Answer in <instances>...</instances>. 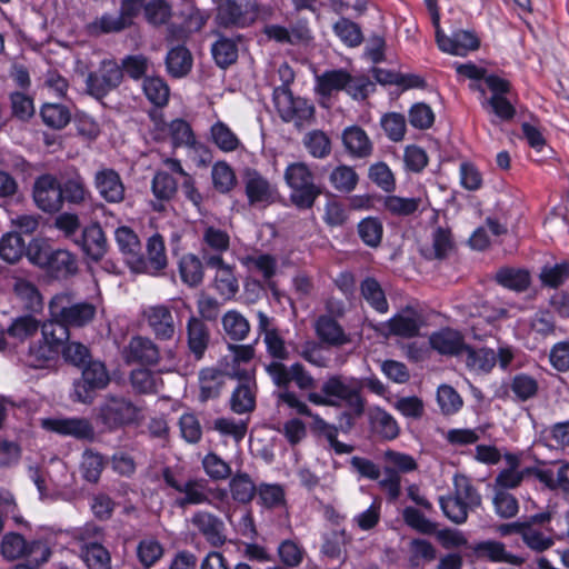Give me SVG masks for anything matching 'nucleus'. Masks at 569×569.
I'll use <instances>...</instances> for the list:
<instances>
[{
  "mask_svg": "<svg viewBox=\"0 0 569 569\" xmlns=\"http://www.w3.org/2000/svg\"><path fill=\"white\" fill-rule=\"evenodd\" d=\"M263 341L268 353L273 358L264 366V369L278 388V391L274 392L277 403L286 405L299 415L311 416L310 408L300 400L296 392L290 390V385L295 383L299 390H312L317 387L316 379L302 363L295 362L287 366L282 362L289 359V351L278 331H268Z\"/></svg>",
  "mask_w": 569,
  "mask_h": 569,
  "instance_id": "f257e3e1",
  "label": "nucleus"
},
{
  "mask_svg": "<svg viewBox=\"0 0 569 569\" xmlns=\"http://www.w3.org/2000/svg\"><path fill=\"white\" fill-rule=\"evenodd\" d=\"M313 390H307V398L316 406L358 407L367 401L362 395L363 381L355 377L332 375L323 381L320 392Z\"/></svg>",
  "mask_w": 569,
  "mask_h": 569,
  "instance_id": "f03ea898",
  "label": "nucleus"
},
{
  "mask_svg": "<svg viewBox=\"0 0 569 569\" xmlns=\"http://www.w3.org/2000/svg\"><path fill=\"white\" fill-rule=\"evenodd\" d=\"M274 8L259 0H220L216 20L224 28H249L256 21H269L274 17Z\"/></svg>",
  "mask_w": 569,
  "mask_h": 569,
  "instance_id": "7ed1b4c3",
  "label": "nucleus"
},
{
  "mask_svg": "<svg viewBox=\"0 0 569 569\" xmlns=\"http://www.w3.org/2000/svg\"><path fill=\"white\" fill-rule=\"evenodd\" d=\"M283 178L290 189V202L300 210L311 209L322 193L320 184L316 182V173L305 161L289 163Z\"/></svg>",
  "mask_w": 569,
  "mask_h": 569,
  "instance_id": "20e7f679",
  "label": "nucleus"
},
{
  "mask_svg": "<svg viewBox=\"0 0 569 569\" xmlns=\"http://www.w3.org/2000/svg\"><path fill=\"white\" fill-rule=\"evenodd\" d=\"M49 315L69 327L83 328L97 315V306L87 300H77L72 292H60L49 301Z\"/></svg>",
  "mask_w": 569,
  "mask_h": 569,
  "instance_id": "39448f33",
  "label": "nucleus"
},
{
  "mask_svg": "<svg viewBox=\"0 0 569 569\" xmlns=\"http://www.w3.org/2000/svg\"><path fill=\"white\" fill-rule=\"evenodd\" d=\"M140 322L158 341L172 340L180 325L176 307L170 302L143 307L140 312Z\"/></svg>",
  "mask_w": 569,
  "mask_h": 569,
  "instance_id": "423d86ee",
  "label": "nucleus"
},
{
  "mask_svg": "<svg viewBox=\"0 0 569 569\" xmlns=\"http://www.w3.org/2000/svg\"><path fill=\"white\" fill-rule=\"evenodd\" d=\"M366 405L367 401L361 402L358 405V407H347V410L342 411L339 416V427L328 423L318 415H313L311 412L310 417L313 418V430L327 440L329 447L337 455L351 453L355 450V447L340 442L338 440V432L339 430L345 433L351 431L356 426L357 419L363 416L366 411Z\"/></svg>",
  "mask_w": 569,
  "mask_h": 569,
  "instance_id": "0eeeda50",
  "label": "nucleus"
},
{
  "mask_svg": "<svg viewBox=\"0 0 569 569\" xmlns=\"http://www.w3.org/2000/svg\"><path fill=\"white\" fill-rule=\"evenodd\" d=\"M162 478L166 485L183 496L176 500V505L184 508L190 505L210 503L211 489L203 478H189L182 480L169 467L162 470Z\"/></svg>",
  "mask_w": 569,
  "mask_h": 569,
  "instance_id": "6e6552de",
  "label": "nucleus"
},
{
  "mask_svg": "<svg viewBox=\"0 0 569 569\" xmlns=\"http://www.w3.org/2000/svg\"><path fill=\"white\" fill-rule=\"evenodd\" d=\"M123 81V72L116 60L104 59L99 68L88 73L86 79V93L98 101L104 99Z\"/></svg>",
  "mask_w": 569,
  "mask_h": 569,
  "instance_id": "1a4fd4ad",
  "label": "nucleus"
},
{
  "mask_svg": "<svg viewBox=\"0 0 569 569\" xmlns=\"http://www.w3.org/2000/svg\"><path fill=\"white\" fill-rule=\"evenodd\" d=\"M273 100L280 118L298 128L313 118L315 107L303 98L293 97L291 90L274 89Z\"/></svg>",
  "mask_w": 569,
  "mask_h": 569,
  "instance_id": "9d476101",
  "label": "nucleus"
},
{
  "mask_svg": "<svg viewBox=\"0 0 569 569\" xmlns=\"http://www.w3.org/2000/svg\"><path fill=\"white\" fill-rule=\"evenodd\" d=\"M138 413L130 400L108 395L99 408L98 418L108 429L114 430L136 422Z\"/></svg>",
  "mask_w": 569,
  "mask_h": 569,
  "instance_id": "9b49d317",
  "label": "nucleus"
},
{
  "mask_svg": "<svg viewBox=\"0 0 569 569\" xmlns=\"http://www.w3.org/2000/svg\"><path fill=\"white\" fill-rule=\"evenodd\" d=\"M0 550L3 558L9 561L39 553L40 557L34 558L38 566L47 562L51 556L46 543L39 540L28 542L23 536L17 532H8L2 537Z\"/></svg>",
  "mask_w": 569,
  "mask_h": 569,
  "instance_id": "f8f14e48",
  "label": "nucleus"
},
{
  "mask_svg": "<svg viewBox=\"0 0 569 569\" xmlns=\"http://www.w3.org/2000/svg\"><path fill=\"white\" fill-rule=\"evenodd\" d=\"M110 381L108 370L101 361H89L82 370L81 379L73 383V400L89 403L96 390L104 389Z\"/></svg>",
  "mask_w": 569,
  "mask_h": 569,
  "instance_id": "ddd939ff",
  "label": "nucleus"
},
{
  "mask_svg": "<svg viewBox=\"0 0 569 569\" xmlns=\"http://www.w3.org/2000/svg\"><path fill=\"white\" fill-rule=\"evenodd\" d=\"M62 193L60 182L50 173L41 174L34 180L32 197L36 206L43 212H58L63 206Z\"/></svg>",
  "mask_w": 569,
  "mask_h": 569,
  "instance_id": "4468645a",
  "label": "nucleus"
},
{
  "mask_svg": "<svg viewBox=\"0 0 569 569\" xmlns=\"http://www.w3.org/2000/svg\"><path fill=\"white\" fill-rule=\"evenodd\" d=\"M30 259L33 263L47 268L57 278H67L78 271L77 259L68 250L39 249L37 253H30Z\"/></svg>",
  "mask_w": 569,
  "mask_h": 569,
  "instance_id": "2eb2a0df",
  "label": "nucleus"
},
{
  "mask_svg": "<svg viewBox=\"0 0 569 569\" xmlns=\"http://www.w3.org/2000/svg\"><path fill=\"white\" fill-rule=\"evenodd\" d=\"M146 252V256L140 252L134 272L156 276L168 267L164 239L160 233H154L147 240Z\"/></svg>",
  "mask_w": 569,
  "mask_h": 569,
  "instance_id": "dca6fc26",
  "label": "nucleus"
},
{
  "mask_svg": "<svg viewBox=\"0 0 569 569\" xmlns=\"http://www.w3.org/2000/svg\"><path fill=\"white\" fill-rule=\"evenodd\" d=\"M121 355L128 365L156 366L161 359V351L157 342L149 337L140 335L130 338Z\"/></svg>",
  "mask_w": 569,
  "mask_h": 569,
  "instance_id": "f3484780",
  "label": "nucleus"
},
{
  "mask_svg": "<svg viewBox=\"0 0 569 569\" xmlns=\"http://www.w3.org/2000/svg\"><path fill=\"white\" fill-rule=\"evenodd\" d=\"M242 179L250 206L270 204L274 201L276 188L256 169L246 168Z\"/></svg>",
  "mask_w": 569,
  "mask_h": 569,
  "instance_id": "a211bd4d",
  "label": "nucleus"
},
{
  "mask_svg": "<svg viewBox=\"0 0 569 569\" xmlns=\"http://www.w3.org/2000/svg\"><path fill=\"white\" fill-rule=\"evenodd\" d=\"M93 184L99 196L108 203H121L126 198V187L120 174L111 168H102L94 173Z\"/></svg>",
  "mask_w": 569,
  "mask_h": 569,
  "instance_id": "6ab92c4d",
  "label": "nucleus"
},
{
  "mask_svg": "<svg viewBox=\"0 0 569 569\" xmlns=\"http://www.w3.org/2000/svg\"><path fill=\"white\" fill-rule=\"evenodd\" d=\"M437 44L443 52L463 57L479 48L480 39L469 30L455 31L450 37L446 36L442 30H438Z\"/></svg>",
  "mask_w": 569,
  "mask_h": 569,
  "instance_id": "aec40b11",
  "label": "nucleus"
},
{
  "mask_svg": "<svg viewBox=\"0 0 569 569\" xmlns=\"http://www.w3.org/2000/svg\"><path fill=\"white\" fill-rule=\"evenodd\" d=\"M42 427L49 431L77 439L93 440L94 438V428L86 418L44 419Z\"/></svg>",
  "mask_w": 569,
  "mask_h": 569,
  "instance_id": "412c9836",
  "label": "nucleus"
},
{
  "mask_svg": "<svg viewBox=\"0 0 569 569\" xmlns=\"http://www.w3.org/2000/svg\"><path fill=\"white\" fill-rule=\"evenodd\" d=\"M73 241L93 261L101 260L109 248L106 234L98 222L84 227L80 236L74 238Z\"/></svg>",
  "mask_w": 569,
  "mask_h": 569,
  "instance_id": "4be33fe9",
  "label": "nucleus"
},
{
  "mask_svg": "<svg viewBox=\"0 0 569 569\" xmlns=\"http://www.w3.org/2000/svg\"><path fill=\"white\" fill-rule=\"evenodd\" d=\"M423 326H426L423 315L411 307L401 310L387 322L389 332L401 338L418 336Z\"/></svg>",
  "mask_w": 569,
  "mask_h": 569,
  "instance_id": "5701e85b",
  "label": "nucleus"
},
{
  "mask_svg": "<svg viewBox=\"0 0 569 569\" xmlns=\"http://www.w3.org/2000/svg\"><path fill=\"white\" fill-rule=\"evenodd\" d=\"M206 266L214 268L213 288L226 299H231L239 291V281L233 272V266L224 262L223 258L208 257Z\"/></svg>",
  "mask_w": 569,
  "mask_h": 569,
  "instance_id": "b1692460",
  "label": "nucleus"
},
{
  "mask_svg": "<svg viewBox=\"0 0 569 569\" xmlns=\"http://www.w3.org/2000/svg\"><path fill=\"white\" fill-rule=\"evenodd\" d=\"M191 523L212 547H220L227 541L224 522L208 511H198L191 518Z\"/></svg>",
  "mask_w": 569,
  "mask_h": 569,
  "instance_id": "393cba45",
  "label": "nucleus"
},
{
  "mask_svg": "<svg viewBox=\"0 0 569 569\" xmlns=\"http://www.w3.org/2000/svg\"><path fill=\"white\" fill-rule=\"evenodd\" d=\"M229 375L218 368L207 367L199 372V400L217 399L226 387Z\"/></svg>",
  "mask_w": 569,
  "mask_h": 569,
  "instance_id": "a878e982",
  "label": "nucleus"
},
{
  "mask_svg": "<svg viewBox=\"0 0 569 569\" xmlns=\"http://www.w3.org/2000/svg\"><path fill=\"white\" fill-rule=\"evenodd\" d=\"M451 231L447 228L437 227L428 242L421 243L420 253L427 260H443L453 250Z\"/></svg>",
  "mask_w": 569,
  "mask_h": 569,
  "instance_id": "bb28decb",
  "label": "nucleus"
},
{
  "mask_svg": "<svg viewBox=\"0 0 569 569\" xmlns=\"http://www.w3.org/2000/svg\"><path fill=\"white\" fill-rule=\"evenodd\" d=\"M351 542L352 537L345 529H333L323 533L320 552L329 560L345 562L347 546Z\"/></svg>",
  "mask_w": 569,
  "mask_h": 569,
  "instance_id": "cd10ccee",
  "label": "nucleus"
},
{
  "mask_svg": "<svg viewBox=\"0 0 569 569\" xmlns=\"http://www.w3.org/2000/svg\"><path fill=\"white\" fill-rule=\"evenodd\" d=\"M342 144L347 153L357 159H365L371 156L373 144L366 131L358 126H350L342 131Z\"/></svg>",
  "mask_w": 569,
  "mask_h": 569,
  "instance_id": "c85d7f7f",
  "label": "nucleus"
},
{
  "mask_svg": "<svg viewBox=\"0 0 569 569\" xmlns=\"http://www.w3.org/2000/svg\"><path fill=\"white\" fill-rule=\"evenodd\" d=\"M506 467L495 478L493 489L508 491L518 488L527 476L526 468L520 470V458L513 453L505 455Z\"/></svg>",
  "mask_w": 569,
  "mask_h": 569,
  "instance_id": "c756f323",
  "label": "nucleus"
},
{
  "mask_svg": "<svg viewBox=\"0 0 569 569\" xmlns=\"http://www.w3.org/2000/svg\"><path fill=\"white\" fill-rule=\"evenodd\" d=\"M230 237L219 228L209 226L206 227L201 238L200 253L201 258L207 263L208 257L222 258V253L229 249Z\"/></svg>",
  "mask_w": 569,
  "mask_h": 569,
  "instance_id": "7c9ffc66",
  "label": "nucleus"
},
{
  "mask_svg": "<svg viewBox=\"0 0 569 569\" xmlns=\"http://www.w3.org/2000/svg\"><path fill=\"white\" fill-rule=\"evenodd\" d=\"M187 343L190 352L197 360H200L210 341V332L202 319L191 316L187 322Z\"/></svg>",
  "mask_w": 569,
  "mask_h": 569,
  "instance_id": "2f4dec72",
  "label": "nucleus"
},
{
  "mask_svg": "<svg viewBox=\"0 0 569 569\" xmlns=\"http://www.w3.org/2000/svg\"><path fill=\"white\" fill-rule=\"evenodd\" d=\"M257 385L252 378H244L233 390L230 398V408L236 413L251 412L256 408Z\"/></svg>",
  "mask_w": 569,
  "mask_h": 569,
  "instance_id": "473e14b6",
  "label": "nucleus"
},
{
  "mask_svg": "<svg viewBox=\"0 0 569 569\" xmlns=\"http://www.w3.org/2000/svg\"><path fill=\"white\" fill-rule=\"evenodd\" d=\"M315 330L320 341L329 346L340 347L350 342L342 327L330 316H320L315 323Z\"/></svg>",
  "mask_w": 569,
  "mask_h": 569,
  "instance_id": "72a5a7b5",
  "label": "nucleus"
},
{
  "mask_svg": "<svg viewBox=\"0 0 569 569\" xmlns=\"http://www.w3.org/2000/svg\"><path fill=\"white\" fill-rule=\"evenodd\" d=\"M114 237L120 252L133 271L142 249L137 233L131 228L122 226L116 230Z\"/></svg>",
  "mask_w": 569,
  "mask_h": 569,
  "instance_id": "f704fd0d",
  "label": "nucleus"
},
{
  "mask_svg": "<svg viewBox=\"0 0 569 569\" xmlns=\"http://www.w3.org/2000/svg\"><path fill=\"white\" fill-rule=\"evenodd\" d=\"M229 478L228 488L232 500L240 505L250 503L256 497L258 488L250 475L237 471Z\"/></svg>",
  "mask_w": 569,
  "mask_h": 569,
  "instance_id": "c9c22d12",
  "label": "nucleus"
},
{
  "mask_svg": "<svg viewBox=\"0 0 569 569\" xmlns=\"http://www.w3.org/2000/svg\"><path fill=\"white\" fill-rule=\"evenodd\" d=\"M371 430L385 440H393L400 433L396 419L380 407H375L368 412Z\"/></svg>",
  "mask_w": 569,
  "mask_h": 569,
  "instance_id": "e433bc0d",
  "label": "nucleus"
},
{
  "mask_svg": "<svg viewBox=\"0 0 569 569\" xmlns=\"http://www.w3.org/2000/svg\"><path fill=\"white\" fill-rule=\"evenodd\" d=\"M429 341L431 347L442 355H458L466 348L463 337L449 328L432 333Z\"/></svg>",
  "mask_w": 569,
  "mask_h": 569,
  "instance_id": "4c0bfd02",
  "label": "nucleus"
},
{
  "mask_svg": "<svg viewBox=\"0 0 569 569\" xmlns=\"http://www.w3.org/2000/svg\"><path fill=\"white\" fill-rule=\"evenodd\" d=\"M60 184L63 191V201L66 200L72 204H81L90 197L84 179L77 170H73L66 178H62Z\"/></svg>",
  "mask_w": 569,
  "mask_h": 569,
  "instance_id": "58836bf2",
  "label": "nucleus"
},
{
  "mask_svg": "<svg viewBox=\"0 0 569 569\" xmlns=\"http://www.w3.org/2000/svg\"><path fill=\"white\" fill-rule=\"evenodd\" d=\"M41 333L43 341L56 352H59L70 338L69 326L51 316L41 326Z\"/></svg>",
  "mask_w": 569,
  "mask_h": 569,
  "instance_id": "ea45409f",
  "label": "nucleus"
},
{
  "mask_svg": "<svg viewBox=\"0 0 569 569\" xmlns=\"http://www.w3.org/2000/svg\"><path fill=\"white\" fill-rule=\"evenodd\" d=\"M383 473L397 475L408 473L418 469V463L415 458L408 453L387 450L382 455Z\"/></svg>",
  "mask_w": 569,
  "mask_h": 569,
  "instance_id": "a19ab883",
  "label": "nucleus"
},
{
  "mask_svg": "<svg viewBox=\"0 0 569 569\" xmlns=\"http://www.w3.org/2000/svg\"><path fill=\"white\" fill-rule=\"evenodd\" d=\"M203 260L193 253L184 254L179 261V273L183 283L194 288L204 277Z\"/></svg>",
  "mask_w": 569,
  "mask_h": 569,
  "instance_id": "79ce46f5",
  "label": "nucleus"
},
{
  "mask_svg": "<svg viewBox=\"0 0 569 569\" xmlns=\"http://www.w3.org/2000/svg\"><path fill=\"white\" fill-rule=\"evenodd\" d=\"M166 67L168 73L173 78L187 76L192 68V56L190 51L183 46L172 48L167 53Z\"/></svg>",
  "mask_w": 569,
  "mask_h": 569,
  "instance_id": "37998d69",
  "label": "nucleus"
},
{
  "mask_svg": "<svg viewBox=\"0 0 569 569\" xmlns=\"http://www.w3.org/2000/svg\"><path fill=\"white\" fill-rule=\"evenodd\" d=\"M329 182L340 193H351L359 183V174L353 167L339 164L329 173Z\"/></svg>",
  "mask_w": 569,
  "mask_h": 569,
  "instance_id": "c03bdc74",
  "label": "nucleus"
},
{
  "mask_svg": "<svg viewBox=\"0 0 569 569\" xmlns=\"http://www.w3.org/2000/svg\"><path fill=\"white\" fill-rule=\"evenodd\" d=\"M478 556L495 562H507L520 566L525 559L506 551L505 545L499 541H483L475 548Z\"/></svg>",
  "mask_w": 569,
  "mask_h": 569,
  "instance_id": "a18cd8bd",
  "label": "nucleus"
},
{
  "mask_svg": "<svg viewBox=\"0 0 569 569\" xmlns=\"http://www.w3.org/2000/svg\"><path fill=\"white\" fill-rule=\"evenodd\" d=\"M463 353L467 367L477 372H489L497 362V355L492 349L466 346Z\"/></svg>",
  "mask_w": 569,
  "mask_h": 569,
  "instance_id": "49530a36",
  "label": "nucleus"
},
{
  "mask_svg": "<svg viewBox=\"0 0 569 569\" xmlns=\"http://www.w3.org/2000/svg\"><path fill=\"white\" fill-rule=\"evenodd\" d=\"M495 280L502 287L519 292L527 290L530 286L529 272L511 267L500 268L495 274Z\"/></svg>",
  "mask_w": 569,
  "mask_h": 569,
  "instance_id": "de8ad7c7",
  "label": "nucleus"
},
{
  "mask_svg": "<svg viewBox=\"0 0 569 569\" xmlns=\"http://www.w3.org/2000/svg\"><path fill=\"white\" fill-rule=\"evenodd\" d=\"M452 493L458 497L469 510L479 508L482 503V497L471 480L463 475H456L453 478Z\"/></svg>",
  "mask_w": 569,
  "mask_h": 569,
  "instance_id": "09e8293b",
  "label": "nucleus"
},
{
  "mask_svg": "<svg viewBox=\"0 0 569 569\" xmlns=\"http://www.w3.org/2000/svg\"><path fill=\"white\" fill-rule=\"evenodd\" d=\"M142 90L146 98L156 107H164L168 104L170 97V88L167 82L158 77H144Z\"/></svg>",
  "mask_w": 569,
  "mask_h": 569,
  "instance_id": "8fccbe9b",
  "label": "nucleus"
},
{
  "mask_svg": "<svg viewBox=\"0 0 569 569\" xmlns=\"http://www.w3.org/2000/svg\"><path fill=\"white\" fill-rule=\"evenodd\" d=\"M349 80V72L343 69L326 71L317 76V92L329 97L335 91L343 90Z\"/></svg>",
  "mask_w": 569,
  "mask_h": 569,
  "instance_id": "3c124183",
  "label": "nucleus"
},
{
  "mask_svg": "<svg viewBox=\"0 0 569 569\" xmlns=\"http://www.w3.org/2000/svg\"><path fill=\"white\" fill-rule=\"evenodd\" d=\"M211 53L216 63L226 69L238 59V44L236 39L219 37L211 47Z\"/></svg>",
  "mask_w": 569,
  "mask_h": 569,
  "instance_id": "603ef678",
  "label": "nucleus"
},
{
  "mask_svg": "<svg viewBox=\"0 0 569 569\" xmlns=\"http://www.w3.org/2000/svg\"><path fill=\"white\" fill-rule=\"evenodd\" d=\"M362 298L378 312L388 311V301L385 291L377 279L367 277L360 284Z\"/></svg>",
  "mask_w": 569,
  "mask_h": 569,
  "instance_id": "864d4df0",
  "label": "nucleus"
},
{
  "mask_svg": "<svg viewBox=\"0 0 569 569\" xmlns=\"http://www.w3.org/2000/svg\"><path fill=\"white\" fill-rule=\"evenodd\" d=\"M512 528L521 536L523 542L537 552H542L553 545L552 538L535 529L531 523H515Z\"/></svg>",
  "mask_w": 569,
  "mask_h": 569,
  "instance_id": "5fc2aeb1",
  "label": "nucleus"
},
{
  "mask_svg": "<svg viewBox=\"0 0 569 569\" xmlns=\"http://www.w3.org/2000/svg\"><path fill=\"white\" fill-rule=\"evenodd\" d=\"M13 291L26 309L32 312H39L42 310V296L33 283L23 279H18L14 282Z\"/></svg>",
  "mask_w": 569,
  "mask_h": 569,
  "instance_id": "6e6d98bb",
  "label": "nucleus"
},
{
  "mask_svg": "<svg viewBox=\"0 0 569 569\" xmlns=\"http://www.w3.org/2000/svg\"><path fill=\"white\" fill-rule=\"evenodd\" d=\"M302 143L308 153L315 159H325L332 150L330 138L321 130H312L306 133Z\"/></svg>",
  "mask_w": 569,
  "mask_h": 569,
  "instance_id": "4d7b16f0",
  "label": "nucleus"
},
{
  "mask_svg": "<svg viewBox=\"0 0 569 569\" xmlns=\"http://www.w3.org/2000/svg\"><path fill=\"white\" fill-rule=\"evenodd\" d=\"M130 382L134 391L139 393H157L163 383L158 373L147 369L133 370L130 375Z\"/></svg>",
  "mask_w": 569,
  "mask_h": 569,
  "instance_id": "13d9d810",
  "label": "nucleus"
},
{
  "mask_svg": "<svg viewBox=\"0 0 569 569\" xmlns=\"http://www.w3.org/2000/svg\"><path fill=\"white\" fill-rule=\"evenodd\" d=\"M24 249L26 243L19 232H8L0 240V258L9 263L18 262Z\"/></svg>",
  "mask_w": 569,
  "mask_h": 569,
  "instance_id": "bf43d9fd",
  "label": "nucleus"
},
{
  "mask_svg": "<svg viewBox=\"0 0 569 569\" xmlns=\"http://www.w3.org/2000/svg\"><path fill=\"white\" fill-rule=\"evenodd\" d=\"M222 327L224 332L232 340H243L250 331L249 321L237 310H230L222 317Z\"/></svg>",
  "mask_w": 569,
  "mask_h": 569,
  "instance_id": "052dcab7",
  "label": "nucleus"
},
{
  "mask_svg": "<svg viewBox=\"0 0 569 569\" xmlns=\"http://www.w3.org/2000/svg\"><path fill=\"white\" fill-rule=\"evenodd\" d=\"M131 23L119 12L118 14L104 13L92 21L88 29L92 34L120 32L129 28Z\"/></svg>",
  "mask_w": 569,
  "mask_h": 569,
  "instance_id": "680f3d73",
  "label": "nucleus"
},
{
  "mask_svg": "<svg viewBox=\"0 0 569 569\" xmlns=\"http://www.w3.org/2000/svg\"><path fill=\"white\" fill-rule=\"evenodd\" d=\"M213 188L220 193H228L237 186L233 169L224 161L216 162L211 169Z\"/></svg>",
  "mask_w": 569,
  "mask_h": 569,
  "instance_id": "e2e57ef3",
  "label": "nucleus"
},
{
  "mask_svg": "<svg viewBox=\"0 0 569 569\" xmlns=\"http://www.w3.org/2000/svg\"><path fill=\"white\" fill-rule=\"evenodd\" d=\"M40 116L48 127L57 130L63 129L71 120L69 108L60 103H44Z\"/></svg>",
  "mask_w": 569,
  "mask_h": 569,
  "instance_id": "0e129e2a",
  "label": "nucleus"
},
{
  "mask_svg": "<svg viewBox=\"0 0 569 569\" xmlns=\"http://www.w3.org/2000/svg\"><path fill=\"white\" fill-rule=\"evenodd\" d=\"M81 558L89 569H111L109 551L100 543H89L81 548Z\"/></svg>",
  "mask_w": 569,
  "mask_h": 569,
  "instance_id": "69168bd1",
  "label": "nucleus"
},
{
  "mask_svg": "<svg viewBox=\"0 0 569 569\" xmlns=\"http://www.w3.org/2000/svg\"><path fill=\"white\" fill-rule=\"evenodd\" d=\"M409 563L411 568H419L437 558V549L426 539H413L410 542Z\"/></svg>",
  "mask_w": 569,
  "mask_h": 569,
  "instance_id": "338daca9",
  "label": "nucleus"
},
{
  "mask_svg": "<svg viewBox=\"0 0 569 569\" xmlns=\"http://www.w3.org/2000/svg\"><path fill=\"white\" fill-rule=\"evenodd\" d=\"M104 468L103 456L93 450H86L82 455L80 470L83 479L91 483H97Z\"/></svg>",
  "mask_w": 569,
  "mask_h": 569,
  "instance_id": "774afa93",
  "label": "nucleus"
}]
</instances>
